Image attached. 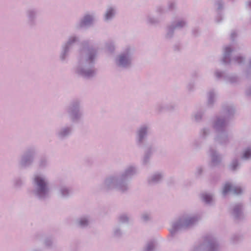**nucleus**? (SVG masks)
<instances>
[{"mask_svg": "<svg viewBox=\"0 0 251 251\" xmlns=\"http://www.w3.org/2000/svg\"><path fill=\"white\" fill-rule=\"evenodd\" d=\"M208 154L212 166H217L220 164L222 161V156L215 148L210 147Z\"/></svg>", "mask_w": 251, "mask_h": 251, "instance_id": "17", "label": "nucleus"}, {"mask_svg": "<svg viewBox=\"0 0 251 251\" xmlns=\"http://www.w3.org/2000/svg\"><path fill=\"white\" fill-rule=\"evenodd\" d=\"M157 243L155 241L149 242L145 246L144 251H155Z\"/></svg>", "mask_w": 251, "mask_h": 251, "instance_id": "39", "label": "nucleus"}, {"mask_svg": "<svg viewBox=\"0 0 251 251\" xmlns=\"http://www.w3.org/2000/svg\"><path fill=\"white\" fill-rule=\"evenodd\" d=\"M175 30V28L171 24L168 25L165 29V39L166 40H171L172 39L174 36Z\"/></svg>", "mask_w": 251, "mask_h": 251, "instance_id": "31", "label": "nucleus"}, {"mask_svg": "<svg viewBox=\"0 0 251 251\" xmlns=\"http://www.w3.org/2000/svg\"><path fill=\"white\" fill-rule=\"evenodd\" d=\"M138 173L136 165H128L121 171L107 176L99 185V189L105 192L116 190L122 193H126L130 189L129 181Z\"/></svg>", "mask_w": 251, "mask_h": 251, "instance_id": "2", "label": "nucleus"}, {"mask_svg": "<svg viewBox=\"0 0 251 251\" xmlns=\"http://www.w3.org/2000/svg\"><path fill=\"white\" fill-rule=\"evenodd\" d=\"M96 22V14L95 12H87L79 19L75 25L77 29L87 28L93 26Z\"/></svg>", "mask_w": 251, "mask_h": 251, "instance_id": "12", "label": "nucleus"}, {"mask_svg": "<svg viewBox=\"0 0 251 251\" xmlns=\"http://www.w3.org/2000/svg\"><path fill=\"white\" fill-rule=\"evenodd\" d=\"M217 93L214 90H210L207 93V105L212 107L216 100Z\"/></svg>", "mask_w": 251, "mask_h": 251, "instance_id": "26", "label": "nucleus"}, {"mask_svg": "<svg viewBox=\"0 0 251 251\" xmlns=\"http://www.w3.org/2000/svg\"><path fill=\"white\" fill-rule=\"evenodd\" d=\"M240 166L241 163L239 159L237 157H234L228 165V168L230 171L235 172L240 168Z\"/></svg>", "mask_w": 251, "mask_h": 251, "instance_id": "29", "label": "nucleus"}, {"mask_svg": "<svg viewBox=\"0 0 251 251\" xmlns=\"http://www.w3.org/2000/svg\"><path fill=\"white\" fill-rule=\"evenodd\" d=\"M24 182L23 180L19 177L16 178L13 182V187L15 189H20L23 185Z\"/></svg>", "mask_w": 251, "mask_h": 251, "instance_id": "42", "label": "nucleus"}, {"mask_svg": "<svg viewBox=\"0 0 251 251\" xmlns=\"http://www.w3.org/2000/svg\"><path fill=\"white\" fill-rule=\"evenodd\" d=\"M225 81L230 84H235L239 82V78L237 75L232 74H227Z\"/></svg>", "mask_w": 251, "mask_h": 251, "instance_id": "33", "label": "nucleus"}, {"mask_svg": "<svg viewBox=\"0 0 251 251\" xmlns=\"http://www.w3.org/2000/svg\"><path fill=\"white\" fill-rule=\"evenodd\" d=\"M243 192V190L239 186H236L230 182H226L223 186L222 195L226 197L228 193L235 195H240Z\"/></svg>", "mask_w": 251, "mask_h": 251, "instance_id": "19", "label": "nucleus"}, {"mask_svg": "<svg viewBox=\"0 0 251 251\" xmlns=\"http://www.w3.org/2000/svg\"><path fill=\"white\" fill-rule=\"evenodd\" d=\"M200 220V216L197 214L185 213L172 223L170 233L172 236H174L179 230L192 228Z\"/></svg>", "mask_w": 251, "mask_h": 251, "instance_id": "4", "label": "nucleus"}, {"mask_svg": "<svg viewBox=\"0 0 251 251\" xmlns=\"http://www.w3.org/2000/svg\"><path fill=\"white\" fill-rule=\"evenodd\" d=\"M155 12L158 15H162L167 12V9L164 6L162 5H158L155 7Z\"/></svg>", "mask_w": 251, "mask_h": 251, "instance_id": "43", "label": "nucleus"}, {"mask_svg": "<svg viewBox=\"0 0 251 251\" xmlns=\"http://www.w3.org/2000/svg\"><path fill=\"white\" fill-rule=\"evenodd\" d=\"M248 67L249 68L251 69V58L249 60Z\"/></svg>", "mask_w": 251, "mask_h": 251, "instance_id": "58", "label": "nucleus"}, {"mask_svg": "<svg viewBox=\"0 0 251 251\" xmlns=\"http://www.w3.org/2000/svg\"><path fill=\"white\" fill-rule=\"evenodd\" d=\"M113 232L114 236L116 237L121 236L123 234L121 228L119 226H116L114 227Z\"/></svg>", "mask_w": 251, "mask_h": 251, "instance_id": "47", "label": "nucleus"}, {"mask_svg": "<svg viewBox=\"0 0 251 251\" xmlns=\"http://www.w3.org/2000/svg\"><path fill=\"white\" fill-rule=\"evenodd\" d=\"M246 94L249 96L251 95V88L247 90Z\"/></svg>", "mask_w": 251, "mask_h": 251, "instance_id": "56", "label": "nucleus"}, {"mask_svg": "<svg viewBox=\"0 0 251 251\" xmlns=\"http://www.w3.org/2000/svg\"><path fill=\"white\" fill-rule=\"evenodd\" d=\"M211 133V127L210 126H205L200 130L199 136L201 139L206 140L210 136Z\"/></svg>", "mask_w": 251, "mask_h": 251, "instance_id": "28", "label": "nucleus"}, {"mask_svg": "<svg viewBox=\"0 0 251 251\" xmlns=\"http://www.w3.org/2000/svg\"><path fill=\"white\" fill-rule=\"evenodd\" d=\"M164 178L162 172L156 171L151 174L147 179V182L150 186H154L160 183Z\"/></svg>", "mask_w": 251, "mask_h": 251, "instance_id": "20", "label": "nucleus"}, {"mask_svg": "<svg viewBox=\"0 0 251 251\" xmlns=\"http://www.w3.org/2000/svg\"><path fill=\"white\" fill-rule=\"evenodd\" d=\"M135 55V49L131 46L125 47L115 58L116 65L121 69H128L131 67Z\"/></svg>", "mask_w": 251, "mask_h": 251, "instance_id": "5", "label": "nucleus"}, {"mask_svg": "<svg viewBox=\"0 0 251 251\" xmlns=\"http://www.w3.org/2000/svg\"><path fill=\"white\" fill-rule=\"evenodd\" d=\"M177 9V2L174 0H171L168 1L167 5V11H172Z\"/></svg>", "mask_w": 251, "mask_h": 251, "instance_id": "41", "label": "nucleus"}, {"mask_svg": "<svg viewBox=\"0 0 251 251\" xmlns=\"http://www.w3.org/2000/svg\"><path fill=\"white\" fill-rule=\"evenodd\" d=\"M48 157L45 155L41 156L38 161V167L40 169H45L49 166Z\"/></svg>", "mask_w": 251, "mask_h": 251, "instance_id": "35", "label": "nucleus"}, {"mask_svg": "<svg viewBox=\"0 0 251 251\" xmlns=\"http://www.w3.org/2000/svg\"><path fill=\"white\" fill-rule=\"evenodd\" d=\"M175 107L176 105L173 102L166 103L160 102L156 103L155 105V111L157 114H160L166 111L173 110Z\"/></svg>", "mask_w": 251, "mask_h": 251, "instance_id": "23", "label": "nucleus"}, {"mask_svg": "<svg viewBox=\"0 0 251 251\" xmlns=\"http://www.w3.org/2000/svg\"><path fill=\"white\" fill-rule=\"evenodd\" d=\"M204 112L202 110L197 111L192 115L193 120L196 123H201L202 121Z\"/></svg>", "mask_w": 251, "mask_h": 251, "instance_id": "37", "label": "nucleus"}, {"mask_svg": "<svg viewBox=\"0 0 251 251\" xmlns=\"http://www.w3.org/2000/svg\"><path fill=\"white\" fill-rule=\"evenodd\" d=\"M195 30H197V32H199V30L198 29H195Z\"/></svg>", "mask_w": 251, "mask_h": 251, "instance_id": "59", "label": "nucleus"}, {"mask_svg": "<svg viewBox=\"0 0 251 251\" xmlns=\"http://www.w3.org/2000/svg\"><path fill=\"white\" fill-rule=\"evenodd\" d=\"M195 89V83L194 81H190L186 85V90L189 92H193Z\"/></svg>", "mask_w": 251, "mask_h": 251, "instance_id": "49", "label": "nucleus"}, {"mask_svg": "<svg viewBox=\"0 0 251 251\" xmlns=\"http://www.w3.org/2000/svg\"><path fill=\"white\" fill-rule=\"evenodd\" d=\"M228 120L226 117L222 115L216 116L212 121V125L213 128L217 131L226 130L225 127L228 125Z\"/></svg>", "mask_w": 251, "mask_h": 251, "instance_id": "16", "label": "nucleus"}, {"mask_svg": "<svg viewBox=\"0 0 251 251\" xmlns=\"http://www.w3.org/2000/svg\"><path fill=\"white\" fill-rule=\"evenodd\" d=\"M236 36H237V33L235 31H232L230 34L231 39L232 40H234Z\"/></svg>", "mask_w": 251, "mask_h": 251, "instance_id": "54", "label": "nucleus"}, {"mask_svg": "<svg viewBox=\"0 0 251 251\" xmlns=\"http://www.w3.org/2000/svg\"><path fill=\"white\" fill-rule=\"evenodd\" d=\"M226 74V72L224 71L216 69L213 73V76L216 80H223L225 81Z\"/></svg>", "mask_w": 251, "mask_h": 251, "instance_id": "36", "label": "nucleus"}, {"mask_svg": "<svg viewBox=\"0 0 251 251\" xmlns=\"http://www.w3.org/2000/svg\"><path fill=\"white\" fill-rule=\"evenodd\" d=\"M215 5L219 10L223 9L224 3L222 0H216L215 2Z\"/></svg>", "mask_w": 251, "mask_h": 251, "instance_id": "50", "label": "nucleus"}, {"mask_svg": "<svg viewBox=\"0 0 251 251\" xmlns=\"http://www.w3.org/2000/svg\"><path fill=\"white\" fill-rule=\"evenodd\" d=\"M30 251H42V250L40 249L33 248Z\"/></svg>", "mask_w": 251, "mask_h": 251, "instance_id": "57", "label": "nucleus"}, {"mask_svg": "<svg viewBox=\"0 0 251 251\" xmlns=\"http://www.w3.org/2000/svg\"><path fill=\"white\" fill-rule=\"evenodd\" d=\"M38 10L35 8H27L25 11L26 25L30 28L36 26L37 25Z\"/></svg>", "mask_w": 251, "mask_h": 251, "instance_id": "13", "label": "nucleus"}, {"mask_svg": "<svg viewBox=\"0 0 251 251\" xmlns=\"http://www.w3.org/2000/svg\"><path fill=\"white\" fill-rule=\"evenodd\" d=\"M105 48L109 52H113L115 50V46L114 42L112 41L107 42L105 44Z\"/></svg>", "mask_w": 251, "mask_h": 251, "instance_id": "44", "label": "nucleus"}, {"mask_svg": "<svg viewBox=\"0 0 251 251\" xmlns=\"http://www.w3.org/2000/svg\"><path fill=\"white\" fill-rule=\"evenodd\" d=\"M241 159L244 161L251 160V146L243 149L241 155Z\"/></svg>", "mask_w": 251, "mask_h": 251, "instance_id": "34", "label": "nucleus"}, {"mask_svg": "<svg viewBox=\"0 0 251 251\" xmlns=\"http://www.w3.org/2000/svg\"><path fill=\"white\" fill-rule=\"evenodd\" d=\"M246 6L247 8L251 9V0H249L246 2Z\"/></svg>", "mask_w": 251, "mask_h": 251, "instance_id": "55", "label": "nucleus"}, {"mask_svg": "<svg viewBox=\"0 0 251 251\" xmlns=\"http://www.w3.org/2000/svg\"><path fill=\"white\" fill-rule=\"evenodd\" d=\"M37 153V148L35 146H30L21 155L18 161V166L21 169H25L32 165L36 155Z\"/></svg>", "mask_w": 251, "mask_h": 251, "instance_id": "8", "label": "nucleus"}, {"mask_svg": "<svg viewBox=\"0 0 251 251\" xmlns=\"http://www.w3.org/2000/svg\"><path fill=\"white\" fill-rule=\"evenodd\" d=\"M91 222V217L89 215H83L75 221V225L80 228H85L89 226Z\"/></svg>", "mask_w": 251, "mask_h": 251, "instance_id": "24", "label": "nucleus"}, {"mask_svg": "<svg viewBox=\"0 0 251 251\" xmlns=\"http://www.w3.org/2000/svg\"><path fill=\"white\" fill-rule=\"evenodd\" d=\"M172 25L176 29H182L187 27L188 23L186 20L181 19L175 21L171 23Z\"/></svg>", "mask_w": 251, "mask_h": 251, "instance_id": "32", "label": "nucleus"}, {"mask_svg": "<svg viewBox=\"0 0 251 251\" xmlns=\"http://www.w3.org/2000/svg\"><path fill=\"white\" fill-rule=\"evenodd\" d=\"M202 201L207 204L212 205L214 202L213 196L211 194L204 193L201 195Z\"/></svg>", "mask_w": 251, "mask_h": 251, "instance_id": "38", "label": "nucleus"}, {"mask_svg": "<svg viewBox=\"0 0 251 251\" xmlns=\"http://www.w3.org/2000/svg\"><path fill=\"white\" fill-rule=\"evenodd\" d=\"M45 246L47 248H51L53 246V241L51 237L46 238L44 241Z\"/></svg>", "mask_w": 251, "mask_h": 251, "instance_id": "46", "label": "nucleus"}, {"mask_svg": "<svg viewBox=\"0 0 251 251\" xmlns=\"http://www.w3.org/2000/svg\"><path fill=\"white\" fill-rule=\"evenodd\" d=\"M219 245L217 239L213 235H207L202 243L195 246L191 251H219Z\"/></svg>", "mask_w": 251, "mask_h": 251, "instance_id": "9", "label": "nucleus"}, {"mask_svg": "<svg viewBox=\"0 0 251 251\" xmlns=\"http://www.w3.org/2000/svg\"><path fill=\"white\" fill-rule=\"evenodd\" d=\"M65 111L73 123H78L83 118L82 101L79 99L72 100L66 106Z\"/></svg>", "mask_w": 251, "mask_h": 251, "instance_id": "6", "label": "nucleus"}, {"mask_svg": "<svg viewBox=\"0 0 251 251\" xmlns=\"http://www.w3.org/2000/svg\"><path fill=\"white\" fill-rule=\"evenodd\" d=\"M214 140L215 143L223 147H226L230 141V136L226 130L217 132Z\"/></svg>", "mask_w": 251, "mask_h": 251, "instance_id": "14", "label": "nucleus"}, {"mask_svg": "<svg viewBox=\"0 0 251 251\" xmlns=\"http://www.w3.org/2000/svg\"><path fill=\"white\" fill-rule=\"evenodd\" d=\"M223 20V17L221 15H218L215 18V21L216 23H219Z\"/></svg>", "mask_w": 251, "mask_h": 251, "instance_id": "52", "label": "nucleus"}, {"mask_svg": "<svg viewBox=\"0 0 251 251\" xmlns=\"http://www.w3.org/2000/svg\"><path fill=\"white\" fill-rule=\"evenodd\" d=\"M141 220L143 222L147 223L151 220V215L148 212H144L141 215Z\"/></svg>", "mask_w": 251, "mask_h": 251, "instance_id": "45", "label": "nucleus"}, {"mask_svg": "<svg viewBox=\"0 0 251 251\" xmlns=\"http://www.w3.org/2000/svg\"><path fill=\"white\" fill-rule=\"evenodd\" d=\"M239 239V236H238L237 235H234L231 238V240L234 243H235L236 241H238Z\"/></svg>", "mask_w": 251, "mask_h": 251, "instance_id": "53", "label": "nucleus"}, {"mask_svg": "<svg viewBox=\"0 0 251 251\" xmlns=\"http://www.w3.org/2000/svg\"><path fill=\"white\" fill-rule=\"evenodd\" d=\"M32 188L30 194L41 202H46L51 198L50 181L49 177L42 173H36L32 178Z\"/></svg>", "mask_w": 251, "mask_h": 251, "instance_id": "3", "label": "nucleus"}, {"mask_svg": "<svg viewBox=\"0 0 251 251\" xmlns=\"http://www.w3.org/2000/svg\"><path fill=\"white\" fill-rule=\"evenodd\" d=\"M117 7L115 5L108 6L103 14V19L106 23L111 22L117 14Z\"/></svg>", "mask_w": 251, "mask_h": 251, "instance_id": "21", "label": "nucleus"}, {"mask_svg": "<svg viewBox=\"0 0 251 251\" xmlns=\"http://www.w3.org/2000/svg\"><path fill=\"white\" fill-rule=\"evenodd\" d=\"M82 47L77 56V62L74 68L75 74L85 79H91L95 77L97 69L95 64L98 56V48L93 44L91 40L83 41Z\"/></svg>", "mask_w": 251, "mask_h": 251, "instance_id": "1", "label": "nucleus"}, {"mask_svg": "<svg viewBox=\"0 0 251 251\" xmlns=\"http://www.w3.org/2000/svg\"><path fill=\"white\" fill-rule=\"evenodd\" d=\"M73 131V126L67 125L61 126L55 132L56 138L59 140H64L71 135Z\"/></svg>", "mask_w": 251, "mask_h": 251, "instance_id": "15", "label": "nucleus"}, {"mask_svg": "<svg viewBox=\"0 0 251 251\" xmlns=\"http://www.w3.org/2000/svg\"><path fill=\"white\" fill-rule=\"evenodd\" d=\"M233 51L231 45H226L223 48L222 57L221 59L222 63L225 65L236 64L239 65L244 64L246 58L241 54L234 56L231 58V54Z\"/></svg>", "mask_w": 251, "mask_h": 251, "instance_id": "7", "label": "nucleus"}, {"mask_svg": "<svg viewBox=\"0 0 251 251\" xmlns=\"http://www.w3.org/2000/svg\"><path fill=\"white\" fill-rule=\"evenodd\" d=\"M118 221L123 224H128L132 221V217L130 214L124 213L119 215Z\"/></svg>", "mask_w": 251, "mask_h": 251, "instance_id": "30", "label": "nucleus"}, {"mask_svg": "<svg viewBox=\"0 0 251 251\" xmlns=\"http://www.w3.org/2000/svg\"><path fill=\"white\" fill-rule=\"evenodd\" d=\"M151 130V126L144 124L140 126L135 131V143L139 148H144L145 142Z\"/></svg>", "mask_w": 251, "mask_h": 251, "instance_id": "10", "label": "nucleus"}, {"mask_svg": "<svg viewBox=\"0 0 251 251\" xmlns=\"http://www.w3.org/2000/svg\"><path fill=\"white\" fill-rule=\"evenodd\" d=\"M72 194L71 189L67 185L61 184L57 188V194L58 197L62 199H67Z\"/></svg>", "mask_w": 251, "mask_h": 251, "instance_id": "22", "label": "nucleus"}, {"mask_svg": "<svg viewBox=\"0 0 251 251\" xmlns=\"http://www.w3.org/2000/svg\"><path fill=\"white\" fill-rule=\"evenodd\" d=\"M151 156L144 153L142 159V164L144 165H147L150 164Z\"/></svg>", "mask_w": 251, "mask_h": 251, "instance_id": "48", "label": "nucleus"}, {"mask_svg": "<svg viewBox=\"0 0 251 251\" xmlns=\"http://www.w3.org/2000/svg\"><path fill=\"white\" fill-rule=\"evenodd\" d=\"M235 112V107L232 104H226L223 105L222 112L224 115L223 116L226 117L227 120L233 116Z\"/></svg>", "mask_w": 251, "mask_h": 251, "instance_id": "25", "label": "nucleus"}, {"mask_svg": "<svg viewBox=\"0 0 251 251\" xmlns=\"http://www.w3.org/2000/svg\"><path fill=\"white\" fill-rule=\"evenodd\" d=\"M243 206L241 203H236L231 205L230 213L235 220H241L244 218Z\"/></svg>", "mask_w": 251, "mask_h": 251, "instance_id": "18", "label": "nucleus"}, {"mask_svg": "<svg viewBox=\"0 0 251 251\" xmlns=\"http://www.w3.org/2000/svg\"><path fill=\"white\" fill-rule=\"evenodd\" d=\"M79 41V37L73 34L68 37L67 40L61 46V50L59 55V59L62 62H65L69 55L70 51L73 46Z\"/></svg>", "mask_w": 251, "mask_h": 251, "instance_id": "11", "label": "nucleus"}, {"mask_svg": "<svg viewBox=\"0 0 251 251\" xmlns=\"http://www.w3.org/2000/svg\"><path fill=\"white\" fill-rule=\"evenodd\" d=\"M194 31H195V32H197V30H193V32H194Z\"/></svg>", "mask_w": 251, "mask_h": 251, "instance_id": "60", "label": "nucleus"}, {"mask_svg": "<svg viewBox=\"0 0 251 251\" xmlns=\"http://www.w3.org/2000/svg\"><path fill=\"white\" fill-rule=\"evenodd\" d=\"M145 22L147 25L152 26H156L160 23L158 18L151 14H147L145 16Z\"/></svg>", "mask_w": 251, "mask_h": 251, "instance_id": "27", "label": "nucleus"}, {"mask_svg": "<svg viewBox=\"0 0 251 251\" xmlns=\"http://www.w3.org/2000/svg\"><path fill=\"white\" fill-rule=\"evenodd\" d=\"M203 172V168L201 167H198L196 168V171H195V176L197 177L200 176Z\"/></svg>", "mask_w": 251, "mask_h": 251, "instance_id": "51", "label": "nucleus"}, {"mask_svg": "<svg viewBox=\"0 0 251 251\" xmlns=\"http://www.w3.org/2000/svg\"><path fill=\"white\" fill-rule=\"evenodd\" d=\"M156 150L155 146L153 144L148 145L144 150V153L152 156Z\"/></svg>", "mask_w": 251, "mask_h": 251, "instance_id": "40", "label": "nucleus"}]
</instances>
